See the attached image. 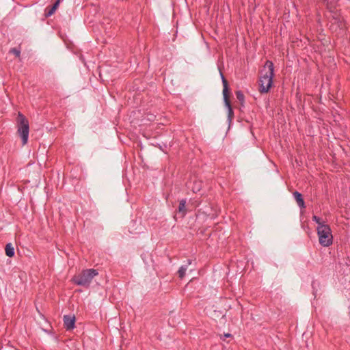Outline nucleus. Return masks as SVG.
<instances>
[{
    "label": "nucleus",
    "mask_w": 350,
    "mask_h": 350,
    "mask_svg": "<svg viewBox=\"0 0 350 350\" xmlns=\"http://www.w3.org/2000/svg\"><path fill=\"white\" fill-rule=\"evenodd\" d=\"M312 221L318 224V226L321 225H326L325 222L321 221V219L316 215L312 216Z\"/></svg>",
    "instance_id": "13"
},
{
    "label": "nucleus",
    "mask_w": 350,
    "mask_h": 350,
    "mask_svg": "<svg viewBox=\"0 0 350 350\" xmlns=\"http://www.w3.org/2000/svg\"><path fill=\"white\" fill-rule=\"evenodd\" d=\"M185 206H186V200H182L180 202V204L178 206V211L180 213H182L183 215H185Z\"/></svg>",
    "instance_id": "12"
},
{
    "label": "nucleus",
    "mask_w": 350,
    "mask_h": 350,
    "mask_svg": "<svg viewBox=\"0 0 350 350\" xmlns=\"http://www.w3.org/2000/svg\"><path fill=\"white\" fill-rule=\"evenodd\" d=\"M317 232L319 237V241L323 247H329L333 243L332 230L329 225H321L317 226Z\"/></svg>",
    "instance_id": "4"
},
{
    "label": "nucleus",
    "mask_w": 350,
    "mask_h": 350,
    "mask_svg": "<svg viewBox=\"0 0 350 350\" xmlns=\"http://www.w3.org/2000/svg\"><path fill=\"white\" fill-rule=\"evenodd\" d=\"M5 254L8 257H12L14 255V248L12 246V243H7L5 245Z\"/></svg>",
    "instance_id": "11"
},
{
    "label": "nucleus",
    "mask_w": 350,
    "mask_h": 350,
    "mask_svg": "<svg viewBox=\"0 0 350 350\" xmlns=\"http://www.w3.org/2000/svg\"><path fill=\"white\" fill-rule=\"evenodd\" d=\"M225 337H230L231 336V334H226L224 335Z\"/></svg>",
    "instance_id": "17"
},
{
    "label": "nucleus",
    "mask_w": 350,
    "mask_h": 350,
    "mask_svg": "<svg viewBox=\"0 0 350 350\" xmlns=\"http://www.w3.org/2000/svg\"><path fill=\"white\" fill-rule=\"evenodd\" d=\"M235 94H236L237 98L241 103H243L245 97H244V95H243V92L241 91H237Z\"/></svg>",
    "instance_id": "14"
},
{
    "label": "nucleus",
    "mask_w": 350,
    "mask_h": 350,
    "mask_svg": "<svg viewBox=\"0 0 350 350\" xmlns=\"http://www.w3.org/2000/svg\"><path fill=\"white\" fill-rule=\"evenodd\" d=\"M327 8H329L332 12H334L332 10L333 5H332V2H327Z\"/></svg>",
    "instance_id": "16"
},
{
    "label": "nucleus",
    "mask_w": 350,
    "mask_h": 350,
    "mask_svg": "<svg viewBox=\"0 0 350 350\" xmlns=\"http://www.w3.org/2000/svg\"><path fill=\"white\" fill-rule=\"evenodd\" d=\"M332 23L331 25V29L332 30H336L337 27H338L340 29H342L345 27V23L343 21V18H341L338 14L336 13H334V14L332 16Z\"/></svg>",
    "instance_id": "6"
},
{
    "label": "nucleus",
    "mask_w": 350,
    "mask_h": 350,
    "mask_svg": "<svg viewBox=\"0 0 350 350\" xmlns=\"http://www.w3.org/2000/svg\"><path fill=\"white\" fill-rule=\"evenodd\" d=\"M64 327L67 330L73 329L75 327V317L64 315L63 318Z\"/></svg>",
    "instance_id": "7"
},
{
    "label": "nucleus",
    "mask_w": 350,
    "mask_h": 350,
    "mask_svg": "<svg viewBox=\"0 0 350 350\" xmlns=\"http://www.w3.org/2000/svg\"><path fill=\"white\" fill-rule=\"evenodd\" d=\"M274 77L273 63L267 60L264 68L261 70V75L259 79V91L260 93H267L272 84Z\"/></svg>",
    "instance_id": "1"
},
{
    "label": "nucleus",
    "mask_w": 350,
    "mask_h": 350,
    "mask_svg": "<svg viewBox=\"0 0 350 350\" xmlns=\"http://www.w3.org/2000/svg\"><path fill=\"white\" fill-rule=\"evenodd\" d=\"M29 132V122L25 116L19 112L17 117V133L22 139L23 145H25L28 142Z\"/></svg>",
    "instance_id": "3"
},
{
    "label": "nucleus",
    "mask_w": 350,
    "mask_h": 350,
    "mask_svg": "<svg viewBox=\"0 0 350 350\" xmlns=\"http://www.w3.org/2000/svg\"><path fill=\"white\" fill-rule=\"evenodd\" d=\"M191 263V260H188V261H187V265H183V266H181V267L179 268V269H178V276H179V278H181V279H182V278L185 276V273H186V271H187V267H188V265H190Z\"/></svg>",
    "instance_id": "10"
},
{
    "label": "nucleus",
    "mask_w": 350,
    "mask_h": 350,
    "mask_svg": "<svg viewBox=\"0 0 350 350\" xmlns=\"http://www.w3.org/2000/svg\"><path fill=\"white\" fill-rule=\"evenodd\" d=\"M293 196H294V198H295L298 206L300 208H305V203H304V201L301 194L300 193H299L298 191H295L293 193Z\"/></svg>",
    "instance_id": "9"
},
{
    "label": "nucleus",
    "mask_w": 350,
    "mask_h": 350,
    "mask_svg": "<svg viewBox=\"0 0 350 350\" xmlns=\"http://www.w3.org/2000/svg\"><path fill=\"white\" fill-rule=\"evenodd\" d=\"M220 75H221L223 87H224V88H223L224 100L225 105L228 107V118L231 119V118L233 115V111H232V107H231V105L230 103V100H229L228 84L227 80L226 79L223 73L221 71H220Z\"/></svg>",
    "instance_id": "5"
},
{
    "label": "nucleus",
    "mask_w": 350,
    "mask_h": 350,
    "mask_svg": "<svg viewBox=\"0 0 350 350\" xmlns=\"http://www.w3.org/2000/svg\"><path fill=\"white\" fill-rule=\"evenodd\" d=\"M10 53L14 54L16 57H19L21 54V51L16 48L11 49Z\"/></svg>",
    "instance_id": "15"
},
{
    "label": "nucleus",
    "mask_w": 350,
    "mask_h": 350,
    "mask_svg": "<svg viewBox=\"0 0 350 350\" xmlns=\"http://www.w3.org/2000/svg\"><path fill=\"white\" fill-rule=\"evenodd\" d=\"M98 274V273L96 269H85L79 274L74 276L72 281L78 286L88 287L91 283L92 279Z\"/></svg>",
    "instance_id": "2"
},
{
    "label": "nucleus",
    "mask_w": 350,
    "mask_h": 350,
    "mask_svg": "<svg viewBox=\"0 0 350 350\" xmlns=\"http://www.w3.org/2000/svg\"><path fill=\"white\" fill-rule=\"evenodd\" d=\"M59 1H60V0H57V1L51 7L46 8L45 16L46 17H49L55 13V10H57V8L59 6Z\"/></svg>",
    "instance_id": "8"
}]
</instances>
